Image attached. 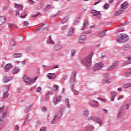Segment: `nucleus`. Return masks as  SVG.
Instances as JSON below:
<instances>
[{
	"instance_id": "nucleus-1",
	"label": "nucleus",
	"mask_w": 131,
	"mask_h": 131,
	"mask_svg": "<svg viewBox=\"0 0 131 131\" xmlns=\"http://www.w3.org/2000/svg\"><path fill=\"white\" fill-rule=\"evenodd\" d=\"M94 56V52H92L86 58L82 60V63L86 67L87 69H90L92 66V58Z\"/></svg>"
},
{
	"instance_id": "nucleus-2",
	"label": "nucleus",
	"mask_w": 131,
	"mask_h": 131,
	"mask_svg": "<svg viewBox=\"0 0 131 131\" xmlns=\"http://www.w3.org/2000/svg\"><path fill=\"white\" fill-rule=\"evenodd\" d=\"M128 36L126 34L122 35L121 34L118 36L117 37V42H119L120 43H123V42H126L128 40Z\"/></svg>"
},
{
	"instance_id": "nucleus-3",
	"label": "nucleus",
	"mask_w": 131,
	"mask_h": 131,
	"mask_svg": "<svg viewBox=\"0 0 131 131\" xmlns=\"http://www.w3.org/2000/svg\"><path fill=\"white\" fill-rule=\"evenodd\" d=\"M36 79H37V77H35L34 79H32L30 78H29L27 76L25 75L23 77V80L26 82V83H27V84H33L35 81H36Z\"/></svg>"
},
{
	"instance_id": "nucleus-4",
	"label": "nucleus",
	"mask_w": 131,
	"mask_h": 131,
	"mask_svg": "<svg viewBox=\"0 0 131 131\" xmlns=\"http://www.w3.org/2000/svg\"><path fill=\"white\" fill-rule=\"evenodd\" d=\"M88 120H92V121L98 123L99 126H102V120L100 119L97 117L90 116L88 118Z\"/></svg>"
},
{
	"instance_id": "nucleus-5",
	"label": "nucleus",
	"mask_w": 131,
	"mask_h": 131,
	"mask_svg": "<svg viewBox=\"0 0 131 131\" xmlns=\"http://www.w3.org/2000/svg\"><path fill=\"white\" fill-rule=\"evenodd\" d=\"M104 66V63L102 62L96 63L92 68L93 71H97V70H100Z\"/></svg>"
},
{
	"instance_id": "nucleus-6",
	"label": "nucleus",
	"mask_w": 131,
	"mask_h": 131,
	"mask_svg": "<svg viewBox=\"0 0 131 131\" xmlns=\"http://www.w3.org/2000/svg\"><path fill=\"white\" fill-rule=\"evenodd\" d=\"M65 110V107L63 106L57 113L55 114V117H57L58 119L62 118V115L64 113Z\"/></svg>"
},
{
	"instance_id": "nucleus-7",
	"label": "nucleus",
	"mask_w": 131,
	"mask_h": 131,
	"mask_svg": "<svg viewBox=\"0 0 131 131\" xmlns=\"http://www.w3.org/2000/svg\"><path fill=\"white\" fill-rule=\"evenodd\" d=\"M91 14H93V16H96L99 19H101V18H102V14H101V12L96 10H93L91 12Z\"/></svg>"
},
{
	"instance_id": "nucleus-8",
	"label": "nucleus",
	"mask_w": 131,
	"mask_h": 131,
	"mask_svg": "<svg viewBox=\"0 0 131 131\" xmlns=\"http://www.w3.org/2000/svg\"><path fill=\"white\" fill-rule=\"evenodd\" d=\"M86 40V35H82L80 36V37H79L78 42H79V43H84V42H85Z\"/></svg>"
},
{
	"instance_id": "nucleus-9",
	"label": "nucleus",
	"mask_w": 131,
	"mask_h": 131,
	"mask_svg": "<svg viewBox=\"0 0 131 131\" xmlns=\"http://www.w3.org/2000/svg\"><path fill=\"white\" fill-rule=\"evenodd\" d=\"M77 74V72L76 71H74L71 75V83H72V82H75L76 81V79H75V77H76V75Z\"/></svg>"
},
{
	"instance_id": "nucleus-10",
	"label": "nucleus",
	"mask_w": 131,
	"mask_h": 131,
	"mask_svg": "<svg viewBox=\"0 0 131 131\" xmlns=\"http://www.w3.org/2000/svg\"><path fill=\"white\" fill-rule=\"evenodd\" d=\"M62 99V96H59L56 97L55 99H53V103L54 105H57L58 103L61 102V99Z\"/></svg>"
},
{
	"instance_id": "nucleus-11",
	"label": "nucleus",
	"mask_w": 131,
	"mask_h": 131,
	"mask_svg": "<svg viewBox=\"0 0 131 131\" xmlns=\"http://www.w3.org/2000/svg\"><path fill=\"white\" fill-rule=\"evenodd\" d=\"M89 104L91 106H93V107H98L99 106V102L94 100H91L89 102Z\"/></svg>"
},
{
	"instance_id": "nucleus-12",
	"label": "nucleus",
	"mask_w": 131,
	"mask_h": 131,
	"mask_svg": "<svg viewBox=\"0 0 131 131\" xmlns=\"http://www.w3.org/2000/svg\"><path fill=\"white\" fill-rule=\"evenodd\" d=\"M121 49L123 51H129V50L131 49L130 45L129 44L123 45Z\"/></svg>"
},
{
	"instance_id": "nucleus-13",
	"label": "nucleus",
	"mask_w": 131,
	"mask_h": 131,
	"mask_svg": "<svg viewBox=\"0 0 131 131\" xmlns=\"http://www.w3.org/2000/svg\"><path fill=\"white\" fill-rule=\"evenodd\" d=\"M4 68H5V72H8V71H9V70H10V69H11V68H13V64H12L11 63L7 64L4 67Z\"/></svg>"
},
{
	"instance_id": "nucleus-14",
	"label": "nucleus",
	"mask_w": 131,
	"mask_h": 131,
	"mask_svg": "<svg viewBox=\"0 0 131 131\" xmlns=\"http://www.w3.org/2000/svg\"><path fill=\"white\" fill-rule=\"evenodd\" d=\"M122 113H123V107H121L119 110V113L117 116L118 119H120V117H121Z\"/></svg>"
},
{
	"instance_id": "nucleus-15",
	"label": "nucleus",
	"mask_w": 131,
	"mask_h": 131,
	"mask_svg": "<svg viewBox=\"0 0 131 131\" xmlns=\"http://www.w3.org/2000/svg\"><path fill=\"white\" fill-rule=\"evenodd\" d=\"M106 31H107V30L102 31L98 33L97 34L98 37H104V36H106Z\"/></svg>"
},
{
	"instance_id": "nucleus-16",
	"label": "nucleus",
	"mask_w": 131,
	"mask_h": 131,
	"mask_svg": "<svg viewBox=\"0 0 131 131\" xmlns=\"http://www.w3.org/2000/svg\"><path fill=\"white\" fill-rule=\"evenodd\" d=\"M121 9L123 10H126V9H127L128 8V3H127V2H124L121 6Z\"/></svg>"
},
{
	"instance_id": "nucleus-17",
	"label": "nucleus",
	"mask_w": 131,
	"mask_h": 131,
	"mask_svg": "<svg viewBox=\"0 0 131 131\" xmlns=\"http://www.w3.org/2000/svg\"><path fill=\"white\" fill-rule=\"evenodd\" d=\"M131 64V57H127V61H126L122 64V66H126Z\"/></svg>"
},
{
	"instance_id": "nucleus-18",
	"label": "nucleus",
	"mask_w": 131,
	"mask_h": 131,
	"mask_svg": "<svg viewBox=\"0 0 131 131\" xmlns=\"http://www.w3.org/2000/svg\"><path fill=\"white\" fill-rule=\"evenodd\" d=\"M6 20H7V18L4 16H1L0 17V25H3L4 23L6 22Z\"/></svg>"
},
{
	"instance_id": "nucleus-19",
	"label": "nucleus",
	"mask_w": 131,
	"mask_h": 131,
	"mask_svg": "<svg viewBox=\"0 0 131 131\" xmlns=\"http://www.w3.org/2000/svg\"><path fill=\"white\" fill-rule=\"evenodd\" d=\"M50 75H48L49 79H55L56 78V74L55 73H49Z\"/></svg>"
},
{
	"instance_id": "nucleus-20",
	"label": "nucleus",
	"mask_w": 131,
	"mask_h": 131,
	"mask_svg": "<svg viewBox=\"0 0 131 131\" xmlns=\"http://www.w3.org/2000/svg\"><path fill=\"white\" fill-rule=\"evenodd\" d=\"M86 129L89 130V131H93L94 129H95V127L92 125H90L89 124L86 127Z\"/></svg>"
},
{
	"instance_id": "nucleus-21",
	"label": "nucleus",
	"mask_w": 131,
	"mask_h": 131,
	"mask_svg": "<svg viewBox=\"0 0 131 131\" xmlns=\"http://www.w3.org/2000/svg\"><path fill=\"white\" fill-rule=\"evenodd\" d=\"M83 27L81 28V30H84L85 28H88V26H89V22L88 21H85L83 24Z\"/></svg>"
},
{
	"instance_id": "nucleus-22",
	"label": "nucleus",
	"mask_w": 131,
	"mask_h": 131,
	"mask_svg": "<svg viewBox=\"0 0 131 131\" xmlns=\"http://www.w3.org/2000/svg\"><path fill=\"white\" fill-rule=\"evenodd\" d=\"M19 71H20V69L18 67H15L12 70L11 72L13 74H16V73H18Z\"/></svg>"
},
{
	"instance_id": "nucleus-23",
	"label": "nucleus",
	"mask_w": 131,
	"mask_h": 131,
	"mask_svg": "<svg viewBox=\"0 0 131 131\" xmlns=\"http://www.w3.org/2000/svg\"><path fill=\"white\" fill-rule=\"evenodd\" d=\"M62 49V46L61 45L57 44L54 46L55 51H60Z\"/></svg>"
},
{
	"instance_id": "nucleus-24",
	"label": "nucleus",
	"mask_w": 131,
	"mask_h": 131,
	"mask_svg": "<svg viewBox=\"0 0 131 131\" xmlns=\"http://www.w3.org/2000/svg\"><path fill=\"white\" fill-rule=\"evenodd\" d=\"M11 80L7 76H4L2 79V82L3 83H7V82H9Z\"/></svg>"
},
{
	"instance_id": "nucleus-25",
	"label": "nucleus",
	"mask_w": 131,
	"mask_h": 131,
	"mask_svg": "<svg viewBox=\"0 0 131 131\" xmlns=\"http://www.w3.org/2000/svg\"><path fill=\"white\" fill-rule=\"evenodd\" d=\"M73 31H74V28L71 27L68 33L69 36H72V35H73Z\"/></svg>"
},
{
	"instance_id": "nucleus-26",
	"label": "nucleus",
	"mask_w": 131,
	"mask_h": 131,
	"mask_svg": "<svg viewBox=\"0 0 131 131\" xmlns=\"http://www.w3.org/2000/svg\"><path fill=\"white\" fill-rule=\"evenodd\" d=\"M10 91V85H5L3 87V92H9Z\"/></svg>"
},
{
	"instance_id": "nucleus-27",
	"label": "nucleus",
	"mask_w": 131,
	"mask_h": 131,
	"mask_svg": "<svg viewBox=\"0 0 131 131\" xmlns=\"http://www.w3.org/2000/svg\"><path fill=\"white\" fill-rule=\"evenodd\" d=\"M102 83L110 84L111 83V82L109 80V79L107 77H104L102 80Z\"/></svg>"
},
{
	"instance_id": "nucleus-28",
	"label": "nucleus",
	"mask_w": 131,
	"mask_h": 131,
	"mask_svg": "<svg viewBox=\"0 0 131 131\" xmlns=\"http://www.w3.org/2000/svg\"><path fill=\"white\" fill-rule=\"evenodd\" d=\"M122 88H123V89H128V88H131V83H125L122 85Z\"/></svg>"
},
{
	"instance_id": "nucleus-29",
	"label": "nucleus",
	"mask_w": 131,
	"mask_h": 131,
	"mask_svg": "<svg viewBox=\"0 0 131 131\" xmlns=\"http://www.w3.org/2000/svg\"><path fill=\"white\" fill-rule=\"evenodd\" d=\"M90 114V112L89 111V110H86L85 111H84L83 113V115L85 117H89V115Z\"/></svg>"
},
{
	"instance_id": "nucleus-30",
	"label": "nucleus",
	"mask_w": 131,
	"mask_h": 131,
	"mask_svg": "<svg viewBox=\"0 0 131 131\" xmlns=\"http://www.w3.org/2000/svg\"><path fill=\"white\" fill-rule=\"evenodd\" d=\"M12 56L13 58H21L22 55L20 53H14Z\"/></svg>"
},
{
	"instance_id": "nucleus-31",
	"label": "nucleus",
	"mask_w": 131,
	"mask_h": 131,
	"mask_svg": "<svg viewBox=\"0 0 131 131\" xmlns=\"http://www.w3.org/2000/svg\"><path fill=\"white\" fill-rule=\"evenodd\" d=\"M69 19V16H67L61 20V22L62 24H64V23H66L67 22L68 20Z\"/></svg>"
},
{
	"instance_id": "nucleus-32",
	"label": "nucleus",
	"mask_w": 131,
	"mask_h": 131,
	"mask_svg": "<svg viewBox=\"0 0 131 131\" xmlns=\"http://www.w3.org/2000/svg\"><path fill=\"white\" fill-rule=\"evenodd\" d=\"M4 94H3V99H7L8 97H9V92L8 91H3Z\"/></svg>"
},
{
	"instance_id": "nucleus-33",
	"label": "nucleus",
	"mask_w": 131,
	"mask_h": 131,
	"mask_svg": "<svg viewBox=\"0 0 131 131\" xmlns=\"http://www.w3.org/2000/svg\"><path fill=\"white\" fill-rule=\"evenodd\" d=\"M124 11V10H119L118 11H117L115 13V15L116 16H119V15H120L121 14H122V13H123V12Z\"/></svg>"
},
{
	"instance_id": "nucleus-34",
	"label": "nucleus",
	"mask_w": 131,
	"mask_h": 131,
	"mask_svg": "<svg viewBox=\"0 0 131 131\" xmlns=\"http://www.w3.org/2000/svg\"><path fill=\"white\" fill-rule=\"evenodd\" d=\"M66 104L67 105L68 108H70V104H69V99L66 98L64 100Z\"/></svg>"
},
{
	"instance_id": "nucleus-35",
	"label": "nucleus",
	"mask_w": 131,
	"mask_h": 131,
	"mask_svg": "<svg viewBox=\"0 0 131 131\" xmlns=\"http://www.w3.org/2000/svg\"><path fill=\"white\" fill-rule=\"evenodd\" d=\"M42 31L43 33H48V32H49V27H46L45 28L42 29Z\"/></svg>"
},
{
	"instance_id": "nucleus-36",
	"label": "nucleus",
	"mask_w": 131,
	"mask_h": 131,
	"mask_svg": "<svg viewBox=\"0 0 131 131\" xmlns=\"http://www.w3.org/2000/svg\"><path fill=\"white\" fill-rule=\"evenodd\" d=\"M59 119L58 118H57V117H56V116H54V118L53 119L52 121H51V123L52 124H54V123H55V122H56V121H57V120Z\"/></svg>"
},
{
	"instance_id": "nucleus-37",
	"label": "nucleus",
	"mask_w": 131,
	"mask_h": 131,
	"mask_svg": "<svg viewBox=\"0 0 131 131\" xmlns=\"http://www.w3.org/2000/svg\"><path fill=\"white\" fill-rule=\"evenodd\" d=\"M31 108V105L28 106L26 108L25 112H26V113H28V112L30 111Z\"/></svg>"
},
{
	"instance_id": "nucleus-38",
	"label": "nucleus",
	"mask_w": 131,
	"mask_h": 131,
	"mask_svg": "<svg viewBox=\"0 0 131 131\" xmlns=\"http://www.w3.org/2000/svg\"><path fill=\"white\" fill-rule=\"evenodd\" d=\"M76 52V51H75V49H72L71 51V55L72 56V57H74V56L75 55V52Z\"/></svg>"
},
{
	"instance_id": "nucleus-39",
	"label": "nucleus",
	"mask_w": 131,
	"mask_h": 131,
	"mask_svg": "<svg viewBox=\"0 0 131 131\" xmlns=\"http://www.w3.org/2000/svg\"><path fill=\"white\" fill-rule=\"evenodd\" d=\"M53 91H57L59 90V86L58 85H54L53 86Z\"/></svg>"
},
{
	"instance_id": "nucleus-40",
	"label": "nucleus",
	"mask_w": 131,
	"mask_h": 131,
	"mask_svg": "<svg viewBox=\"0 0 131 131\" xmlns=\"http://www.w3.org/2000/svg\"><path fill=\"white\" fill-rule=\"evenodd\" d=\"M50 43H51V45H55V42L52 40V39L51 38V35L49 37V44L50 45Z\"/></svg>"
},
{
	"instance_id": "nucleus-41",
	"label": "nucleus",
	"mask_w": 131,
	"mask_h": 131,
	"mask_svg": "<svg viewBox=\"0 0 131 131\" xmlns=\"http://www.w3.org/2000/svg\"><path fill=\"white\" fill-rule=\"evenodd\" d=\"M115 68L113 65L108 67V68L106 69V71H110L111 70H113Z\"/></svg>"
},
{
	"instance_id": "nucleus-42",
	"label": "nucleus",
	"mask_w": 131,
	"mask_h": 131,
	"mask_svg": "<svg viewBox=\"0 0 131 131\" xmlns=\"http://www.w3.org/2000/svg\"><path fill=\"white\" fill-rule=\"evenodd\" d=\"M97 100L101 101V102H107V100L106 99H103L101 97H97Z\"/></svg>"
},
{
	"instance_id": "nucleus-43",
	"label": "nucleus",
	"mask_w": 131,
	"mask_h": 131,
	"mask_svg": "<svg viewBox=\"0 0 131 131\" xmlns=\"http://www.w3.org/2000/svg\"><path fill=\"white\" fill-rule=\"evenodd\" d=\"M16 6H17L19 10H23V6L21 4H17V3H16L15 7Z\"/></svg>"
},
{
	"instance_id": "nucleus-44",
	"label": "nucleus",
	"mask_w": 131,
	"mask_h": 131,
	"mask_svg": "<svg viewBox=\"0 0 131 131\" xmlns=\"http://www.w3.org/2000/svg\"><path fill=\"white\" fill-rule=\"evenodd\" d=\"M4 122H5V119L0 117V125L3 124Z\"/></svg>"
},
{
	"instance_id": "nucleus-45",
	"label": "nucleus",
	"mask_w": 131,
	"mask_h": 131,
	"mask_svg": "<svg viewBox=\"0 0 131 131\" xmlns=\"http://www.w3.org/2000/svg\"><path fill=\"white\" fill-rule=\"evenodd\" d=\"M125 75L126 77H129V76H131V72L127 71L125 73Z\"/></svg>"
},
{
	"instance_id": "nucleus-46",
	"label": "nucleus",
	"mask_w": 131,
	"mask_h": 131,
	"mask_svg": "<svg viewBox=\"0 0 131 131\" xmlns=\"http://www.w3.org/2000/svg\"><path fill=\"white\" fill-rule=\"evenodd\" d=\"M111 95H112V97H115V96H116L117 95V92H114V91H112Z\"/></svg>"
},
{
	"instance_id": "nucleus-47",
	"label": "nucleus",
	"mask_w": 131,
	"mask_h": 131,
	"mask_svg": "<svg viewBox=\"0 0 131 131\" xmlns=\"http://www.w3.org/2000/svg\"><path fill=\"white\" fill-rule=\"evenodd\" d=\"M113 66L115 68V67H117V66H118V61H116L114 62L113 64Z\"/></svg>"
},
{
	"instance_id": "nucleus-48",
	"label": "nucleus",
	"mask_w": 131,
	"mask_h": 131,
	"mask_svg": "<svg viewBox=\"0 0 131 131\" xmlns=\"http://www.w3.org/2000/svg\"><path fill=\"white\" fill-rule=\"evenodd\" d=\"M10 45L11 46H15V41H14V40L13 39H11L10 41Z\"/></svg>"
},
{
	"instance_id": "nucleus-49",
	"label": "nucleus",
	"mask_w": 131,
	"mask_h": 131,
	"mask_svg": "<svg viewBox=\"0 0 131 131\" xmlns=\"http://www.w3.org/2000/svg\"><path fill=\"white\" fill-rule=\"evenodd\" d=\"M109 7H110V5L107 3L104 5V8L105 9V10H107Z\"/></svg>"
},
{
	"instance_id": "nucleus-50",
	"label": "nucleus",
	"mask_w": 131,
	"mask_h": 131,
	"mask_svg": "<svg viewBox=\"0 0 131 131\" xmlns=\"http://www.w3.org/2000/svg\"><path fill=\"white\" fill-rule=\"evenodd\" d=\"M72 92L73 93L74 95H75L76 96H77V95H78V94H79L78 91H77L75 90H73V91H72Z\"/></svg>"
},
{
	"instance_id": "nucleus-51",
	"label": "nucleus",
	"mask_w": 131,
	"mask_h": 131,
	"mask_svg": "<svg viewBox=\"0 0 131 131\" xmlns=\"http://www.w3.org/2000/svg\"><path fill=\"white\" fill-rule=\"evenodd\" d=\"M68 28V26L64 25V26L62 27L61 30H66V29H67Z\"/></svg>"
},
{
	"instance_id": "nucleus-52",
	"label": "nucleus",
	"mask_w": 131,
	"mask_h": 131,
	"mask_svg": "<svg viewBox=\"0 0 131 131\" xmlns=\"http://www.w3.org/2000/svg\"><path fill=\"white\" fill-rule=\"evenodd\" d=\"M39 15H40V13L38 12L37 14H36L33 15L32 17L33 18H36V17H38V16H39Z\"/></svg>"
},
{
	"instance_id": "nucleus-53",
	"label": "nucleus",
	"mask_w": 131,
	"mask_h": 131,
	"mask_svg": "<svg viewBox=\"0 0 131 131\" xmlns=\"http://www.w3.org/2000/svg\"><path fill=\"white\" fill-rule=\"evenodd\" d=\"M75 82H72V83H71L72 85L71 86V90L72 91H73L74 90L73 89H74V83Z\"/></svg>"
},
{
	"instance_id": "nucleus-54",
	"label": "nucleus",
	"mask_w": 131,
	"mask_h": 131,
	"mask_svg": "<svg viewBox=\"0 0 131 131\" xmlns=\"http://www.w3.org/2000/svg\"><path fill=\"white\" fill-rule=\"evenodd\" d=\"M39 131H47V127H42Z\"/></svg>"
},
{
	"instance_id": "nucleus-55",
	"label": "nucleus",
	"mask_w": 131,
	"mask_h": 131,
	"mask_svg": "<svg viewBox=\"0 0 131 131\" xmlns=\"http://www.w3.org/2000/svg\"><path fill=\"white\" fill-rule=\"evenodd\" d=\"M19 126H18V125H15L14 126V129L15 130H19Z\"/></svg>"
},
{
	"instance_id": "nucleus-56",
	"label": "nucleus",
	"mask_w": 131,
	"mask_h": 131,
	"mask_svg": "<svg viewBox=\"0 0 131 131\" xmlns=\"http://www.w3.org/2000/svg\"><path fill=\"white\" fill-rule=\"evenodd\" d=\"M41 91V87L40 86L38 87L36 91L37 93H39Z\"/></svg>"
},
{
	"instance_id": "nucleus-57",
	"label": "nucleus",
	"mask_w": 131,
	"mask_h": 131,
	"mask_svg": "<svg viewBox=\"0 0 131 131\" xmlns=\"http://www.w3.org/2000/svg\"><path fill=\"white\" fill-rule=\"evenodd\" d=\"M2 116L3 117H6V116H7V111L3 113Z\"/></svg>"
},
{
	"instance_id": "nucleus-58",
	"label": "nucleus",
	"mask_w": 131,
	"mask_h": 131,
	"mask_svg": "<svg viewBox=\"0 0 131 131\" xmlns=\"http://www.w3.org/2000/svg\"><path fill=\"white\" fill-rule=\"evenodd\" d=\"M92 31L89 30L85 32V34H92Z\"/></svg>"
},
{
	"instance_id": "nucleus-59",
	"label": "nucleus",
	"mask_w": 131,
	"mask_h": 131,
	"mask_svg": "<svg viewBox=\"0 0 131 131\" xmlns=\"http://www.w3.org/2000/svg\"><path fill=\"white\" fill-rule=\"evenodd\" d=\"M52 95H54V93H53V92H49L47 96H52Z\"/></svg>"
},
{
	"instance_id": "nucleus-60",
	"label": "nucleus",
	"mask_w": 131,
	"mask_h": 131,
	"mask_svg": "<svg viewBox=\"0 0 131 131\" xmlns=\"http://www.w3.org/2000/svg\"><path fill=\"white\" fill-rule=\"evenodd\" d=\"M26 16H27V14L26 13H23L21 15L20 17L21 18H25Z\"/></svg>"
},
{
	"instance_id": "nucleus-61",
	"label": "nucleus",
	"mask_w": 131,
	"mask_h": 131,
	"mask_svg": "<svg viewBox=\"0 0 131 131\" xmlns=\"http://www.w3.org/2000/svg\"><path fill=\"white\" fill-rule=\"evenodd\" d=\"M61 15V12H58L56 14L53 15V17H57V16H60Z\"/></svg>"
},
{
	"instance_id": "nucleus-62",
	"label": "nucleus",
	"mask_w": 131,
	"mask_h": 131,
	"mask_svg": "<svg viewBox=\"0 0 131 131\" xmlns=\"http://www.w3.org/2000/svg\"><path fill=\"white\" fill-rule=\"evenodd\" d=\"M15 13H16V17H18V16H19V10H16V11H15Z\"/></svg>"
},
{
	"instance_id": "nucleus-63",
	"label": "nucleus",
	"mask_w": 131,
	"mask_h": 131,
	"mask_svg": "<svg viewBox=\"0 0 131 131\" xmlns=\"http://www.w3.org/2000/svg\"><path fill=\"white\" fill-rule=\"evenodd\" d=\"M130 105V103L126 104V110H128L129 108V105Z\"/></svg>"
},
{
	"instance_id": "nucleus-64",
	"label": "nucleus",
	"mask_w": 131,
	"mask_h": 131,
	"mask_svg": "<svg viewBox=\"0 0 131 131\" xmlns=\"http://www.w3.org/2000/svg\"><path fill=\"white\" fill-rule=\"evenodd\" d=\"M29 23L28 21H24V25L25 26H28Z\"/></svg>"
}]
</instances>
